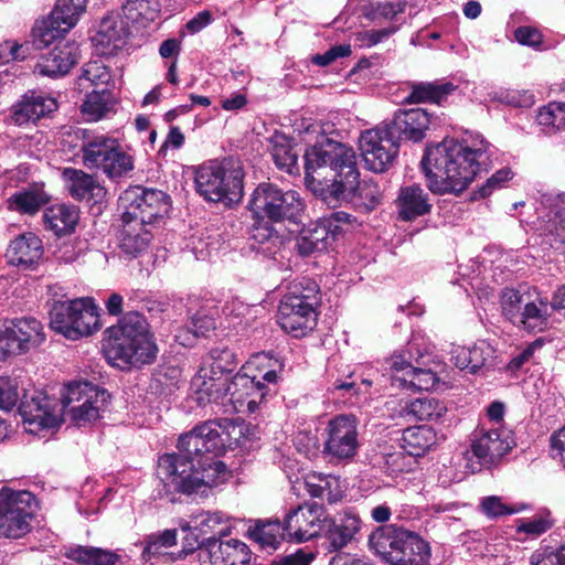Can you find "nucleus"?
Listing matches in <instances>:
<instances>
[{"label":"nucleus","instance_id":"f257e3e1","mask_svg":"<svg viewBox=\"0 0 565 565\" xmlns=\"http://www.w3.org/2000/svg\"><path fill=\"white\" fill-rule=\"evenodd\" d=\"M224 434L225 428L220 422H204L179 438L180 454L160 457L158 477L167 494L206 495L211 488L227 479L226 466L215 460L225 449Z\"/></svg>","mask_w":565,"mask_h":565},{"label":"nucleus","instance_id":"f03ea898","mask_svg":"<svg viewBox=\"0 0 565 565\" xmlns=\"http://www.w3.org/2000/svg\"><path fill=\"white\" fill-rule=\"evenodd\" d=\"M306 181L328 204L352 203L364 212L375 209L382 191L372 180L359 182L354 150L341 142L324 139L305 153Z\"/></svg>","mask_w":565,"mask_h":565},{"label":"nucleus","instance_id":"7ed1b4c3","mask_svg":"<svg viewBox=\"0 0 565 565\" xmlns=\"http://www.w3.org/2000/svg\"><path fill=\"white\" fill-rule=\"evenodd\" d=\"M490 145L481 136L445 139L428 147L422 167L428 188L435 194H460L473 181L480 164L488 159Z\"/></svg>","mask_w":565,"mask_h":565},{"label":"nucleus","instance_id":"20e7f679","mask_svg":"<svg viewBox=\"0 0 565 565\" xmlns=\"http://www.w3.org/2000/svg\"><path fill=\"white\" fill-rule=\"evenodd\" d=\"M109 395L88 382L70 383L63 393L62 405L47 396L36 394L20 406L25 429L31 434L55 429L68 418L75 426H84L100 417Z\"/></svg>","mask_w":565,"mask_h":565},{"label":"nucleus","instance_id":"39448f33","mask_svg":"<svg viewBox=\"0 0 565 565\" xmlns=\"http://www.w3.org/2000/svg\"><path fill=\"white\" fill-rule=\"evenodd\" d=\"M108 333L105 353L114 365L122 369L139 366L156 359L158 348L146 319L140 313H126L116 326L108 329Z\"/></svg>","mask_w":565,"mask_h":565},{"label":"nucleus","instance_id":"423d86ee","mask_svg":"<svg viewBox=\"0 0 565 565\" xmlns=\"http://www.w3.org/2000/svg\"><path fill=\"white\" fill-rule=\"evenodd\" d=\"M244 170L238 161L232 159L209 161L195 171L198 192L212 202L237 203L243 198Z\"/></svg>","mask_w":565,"mask_h":565},{"label":"nucleus","instance_id":"0eeeda50","mask_svg":"<svg viewBox=\"0 0 565 565\" xmlns=\"http://www.w3.org/2000/svg\"><path fill=\"white\" fill-rule=\"evenodd\" d=\"M318 286L313 281L295 282L278 307L277 321L295 338L306 335L317 326Z\"/></svg>","mask_w":565,"mask_h":565},{"label":"nucleus","instance_id":"6e6552de","mask_svg":"<svg viewBox=\"0 0 565 565\" xmlns=\"http://www.w3.org/2000/svg\"><path fill=\"white\" fill-rule=\"evenodd\" d=\"M81 153L86 169L102 171L110 179L121 178L134 169V158L117 139L104 135L83 139Z\"/></svg>","mask_w":565,"mask_h":565},{"label":"nucleus","instance_id":"1a4fd4ad","mask_svg":"<svg viewBox=\"0 0 565 565\" xmlns=\"http://www.w3.org/2000/svg\"><path fill=\"white\" fill-rule=\"evenodd\" d=\"M248 206L257 218L280 222L296 220L303 211L305 203L298 192L263 182L254 190Z\"/></svg>","mask_w":565,"mask_h":565},{"label":"nucleus","instance_id":"9d476101","mask_svg":"<svg viewBox=\"0 0 565 565\" xmlns=\"http://www.w3.org/2000/svg\"><path fill=\"white\" fill-rule=\"evenodd\" d=\"M236 362L228 349H213L191 381L192 388L200 394L199 399L218 402L230 383L227 375L234 371Z\"/></svg>","mask_w":565,"mask_h":565},{"label":"nucleus","instance_id":"9b49d317","mask_svg":"<svg viewBox=\"0 0 565 565\" xmlns=\"http://www.w3.org/2000/svg\"><path fill=\"white\" fill-rule=\"evenodd\" d=\"M119 209L126 218L153 226L169 212L170 198L161 190L129 186L119 196Z\"/></svg>","mask_w":565,"mask_h":565},{"label":"nucleus","instance_id":"f8f14e48","mask_svg":"<svg viewBox=\"0 0 565 565\" xmlns=\"http://www.w3.org/2000/svg\"><path fill=\"white\" fill-rule=\"evenodd\" d=\"M35 497L26 490H0V537L20 539L31 530Z\"/></svg>","mask_w":565,"mask_h":565},{"label":"nucleus","instance_id":"ddd939ff","mask_svg":"<svg viewBox=\"0 0 565 565\" xmlns=\"http://www.w3.org/2000/svg\"><path fill=\"white\" fill-rule=\"evenodd\" d=\"M360 448L355 416L337 415L328 422L323 440V455L331 463H347L354 459Z\"/></svg>","mask_w":565,"mask_h":565},{"label":"nucleus","instance_id":"4468645a","mask_svg":"<svg viewBox=\"0 0 565 565\" xmlns=\"http://www.w3.org/2000/svg\"><path fill=\"white\" fill-rule=\"evenodd\" d=\"M87 0H57L51 14L38 21L32 29L33 43L38 49L50 45L73 29L86 9Z\"/></svg>","mask_w":565,"mask_h":565},{"label":"nucleus","instance_id":"2eb2a0df","mask_svg":"<svg viewBox=\"0 0 565 565\" xmlns=\"http://www.w3.org/2000/svg\"><path fill=\"white\" fill-rule=\"evenodd\" d=\"M44 340L43 326L35 318L10 320L0 327V359L26 353Z\"/></svg>","mask_w":565,"mask_h":565},{"label":"nucleus","instance_id":"dca6fc26","mask_svg":"<svg viewBox=\"0 0 565 565\" xmlns=\"http://www.w3.org/2000/svg\"><path fill=\"white\" fill-rule=\"evenodd\" d=\"M399 142L387 129L377 127L360 136V150L369 170L381 173L386 171L395 160Z\"/></svg>","mask_w":565,"mask_h":565},{"label":"nucleus","instance_id":"f3484780","mask_svg":"<svg viewBox=\"0 0 565 565\" xmlns=\"http://www.w3.org/2000/svg\"><path fill=\"white\" fill-rule=\"evenodd\" d=\"M326 510L317 502L303 503L291 509L284 519L282 529L286 536L296 542H306L323 531Z\"/></svg>","mask_w":565,"mask_h":565},{"label":"nucleus","instance_id":"a211bd4d","mask_svg":"<svg viewBox=\"0 0 565 565\" xmlns=\"http://www.w3.org/2000/svg\"><path fill=\"white\" fill-rule=\"evenodd\" d=\"M512 444L510 431L507 429H481L471 439L470 452L478 461V469H481V467L490 468L508 454ZM471 469L475 471L477 467L471 465Z\"/></svg>","mask_w":565,"mask_h":565},{"label":"nucleus","instance_id":"6ab92c4d","mask_svg":"<svg viewBox=\"0 0 565 565\" xmlns=\"http://www.w3.org/2000/svg\"><path fill=\"white\" fill-rule=\"evenodd\" d=\"M131 35L130 24L120 11L110 12L104 17L92 38L97 54L111 56L121 51Z\"/></svg>","mask_w":565,"mask_h":565},{"label":"nucleus","instance_id":"aec40b11","mask_svg":"<svg viewBox=\"0 0 565 565\" xmlns=\"http://www.w3.org/2000/svg\"><path fill=\"white\" fill-rule=\"evenodd\" d=\"M199 565H245L249 561L248 546L239 540L203 542L195 552Z\"/></svg>","mask_w":565,"mask_h":565},{"label":"nucleus","instance_id":"412c9836","mask_svg":"<svg viewBox=\"0 0 565 565\" xmlns=\"http://www.w3.org/2000/svg\"><path fill=\"white\" fill-rule=\"evenodd\" d=\"M266 394V386L258 381L257 374L238 373L227 384L223 397L230 396L235 412L254 413Z\"/></svg>","mask_w":565,"mask_h":565},{"label":"nucleus","instance_id":"4be33fe9","mask_svg":"<svg viewBox=\"0 0 565 565\" xmlns=\"http://www.w3.org/2000/svg\"><path fill=\"white\" fill-rule=\"evenodd\" d=\"M57 109L56 100L35 90H28L10 108L11 120L22 126L35 122Z\"/></svg>","mask_w":565,"mask_h":565},{"label":"nucleus","instance_id":"5701e85b","mask_svg":"<svg viewBox=\"0 0 565 565\" xmlns=\"http://www.w3.org/2000/svg\"><path fill=\"white\" fill-rule=\"evenodd\" d=\"M44 254L42 239L32 232L23 233L13 238L6 252L9 265L22 269H34Z\"/></svg>","mask_w":565,"mask_h":565},{"label":"nucleus","instance_id":"b1692460","mask_svg":"<svg viewBox=\"0 0 565 565\" xmlns=\"http://www.w3.org/2000/svg\"><path fill=\"white\" fill-rule=\"evenodd\" d=\"M430 124V115L423 108H412L395 113L391 124L386 125L397 141H419Z\"/></svg>","mask_w":565,"mask_h":565},{"label":"nucleus","instance_id":"393cba45","mask_svg":"<svg viewBox=\"0 0 565 565\" xmlns=\"http://www.w3.org/2000/svg\"><path fill=\"white\" fill-rule=\"evenodd\" d=\"M360 527V518L351 511H344L334 518H329L326 513L322 534L327 539L329 547L338 551L345 547L354 539Z\"/></svg>","mask_w":565,"mask_h":565},{"label":"nucleus","instance_id":"a878e982","mask_svg":"<svg viewBox=\"0 0 565 565\" xmlns=\"http://www.w3.org/2000/svg\"><path fill=\"white\" fill-rule=\"evenodd\" d=\"M152 228L151 225L121 215V227L118 233L121 253L137 257L146 252L153 238Z\"/></svg>","mask_w":565,"mask_h":565},{"label":"nucleus","instance_id":"bb28decb","mask_svg":"<svg viewBox=\"0 0 565 565\" xmlns=\"http://www.w3.org/2000/svg\"><path fill=\"white\" fill-rule=\"evenodd\" d=\"M77 62V47L75 44L65 42L57 44L47 54L40 57L34 67V73L57 77L65 75Z\"/></svg>","mask_w":565,"mask_h":565},{"label":"nucleus","instance_id":"cd10ccee","mask_svg":"<svg viewBox=\"0 0 565 565\" xmlns=\"http://www.w3.org/2000/svg\"><path fill=\"white\" fill-rule=\"evenodd\" d=\"M401 220L411 222L430 213L429 194L419 184L401 186L395 200Z\"/></svg>","mask_w":565,"mask_h":565},{"label":"nucleus","instance_id":"c85d7f7f","mask_svg":"<svg viewBox=\"0 0 565 565\" xmlns=\"http://www.w3.org/2000/svg\"><path fill=\"white\" fill-rule=\"evenodd\" d=\"M63 178L70 194L77 201L102 202L106 196V189L98 180L79 169L65 168Z\"/></svg>","mask_w":565,"mask_h":565},{"label":"nucleus","instance_id":"c756f323","mask_svg":"<svg viewBox=\"0 0 565 565\" xmlns=\"http://www.w3.org/2000/svg\"><path fill=\"white\" fill-rule=\"evenodd\" d=\"M405 533V529L394 524L380 526L369 536L370 548L385 563L393 565L399 553Z\"/></svg>","mask_w":565,"mask_h":565},{"label":"nucleus","instance_id":"7c9ffc66","mask_svg":"<svg viewBox=\"0 0 565 565\" xmlns=\"http://www.w3.org/2000/svg\"><path fill=\"white\" fill-rule=\"evenodd\" d=\"M73 316L75 326L66 329L68 339L77 340L82 337H87L96 331L98 326V312L90 298L74 299Z\"/></svg>","mask_w":565,"mask_h":565},{"label":"nucleus","instance_id":"2f4dec72","mask_svg":"<svg viewBox=\"0 0 565 565\" xmlns=\"http://www.w3.org/2000/svg\"><path fill=\"white\" fill-rule=\"evenodd\" d=\"M78 218V210L66 204L52 205L43 214L45 228L57 236L71 234L75 230Z\"/></svg>","mask_w":565,"mask_h":565},{"label":"nucleus","instance_id":"473e14b6","mask_svg":"<svg viewBox=\"0 0 565 565\" xmlns=\"http://www.w3.org/2000/svg\"><path fill=\"white\" fill-rule=\"evenodd\" d=\"M393 565H427L430 547L418 534L407 531Z\"/></svg>","mask_w":565,"mask_h":565},{"label":"nucleus","instance_id":"72a5a7b5","mask_svg":"<svg viewBox=\"0 0 565 565\" xmlns=\"http://www.w3.org/2000/svg\"><path fill=\"white\" fill-rule=\"evenodd\" d=\"M64 555L78 565H116L120 559L115 551L89 545L67 547Z\"/></svg>","mask_w":565,"mask_h":565},{"label":"nucleus","instance_id":"f704fd0d","mask_svg":"<svg viewBox=\"0 0 565 565\" xmlns=\"http://www.w3.org/2000/svg\"><path fill=\"white\" fill-rule=\"evenodd\" d=\"M523 310L520 313L514 324L522 326L527 330H542L547 323L548 303L544 301L536 292L535 289L530 294L529 300L524 303Z\"/></svg>","mask_w":565,"mask_h":565},{"label":"nucleus","instance_id":"c9c22d12","mask_svg":"<svg viewBox=\"0 0 565 565\" xmlns=\"http://www.w3.org/2000/svg\"><path fill=\"white\" fill-rule=\"evenodd\" d=\"M403 449L414 457H419L437 444L436 431L429 426L409 427L403 431Z\"/></svg>","mask_w":565,"mask_h":565},{"label":"nucleus","instance_id":"e433bc0d","mask_svg":"<svg viewBox=\"0 0 565 565\" xmlns=\"http://www.w3.org/2000/svg\"><path fill=\"white\" fill-rule=\"evenodd\" d=\"M248 534L260 548L267 552L277 550L281 541L287 537L278 521H258L248 529Z\"/></svg>","mask_w":565,"mask_h":565},{"label":"nucleus","instance_id":"4c0bfd02","mask_svg":"<svg viewBox=\"0 0 565 565\" xmlns=\"http://www.w3.org/2000/svg\"><path fill=\"white\" fill-rule=\"evenodd\" d=\"M120 12L130 25L146 26L158 18L160 3L159 0H127Z\"/></svg>","mask_w":565,"mask_h":565},{"label":"nucleus","instance_id":"58836bf2","mask_svg":"<svg viewBox=\"0 0 565 565\" xmlns=\"http://www.w3.org/2000/svg\"><path fill=\"white\" fill-rule=\"evenodd\" d=\"M49 195L41 189L32 188L13 193L8 199V209L22 214L34 215L49 202Z\"/></svg>","mask_w":565,"mask_h":565},{"label":"nucleus","instance_id":"ea45409f","mask_svg":"<svg viewBox=\"0 0 565 565\" xmlns=\"http://www.w3.org/2000/svg\"><path fill=\"white\" fill-rule=\"evenodd\" d=\"M177 530L151 533L140 543L142 545L141 558L145 562H151L153 558L166 556L168 550L177 545Z\"/></svg>","mask_w":565,"mask_h":565},{"label":"nucleus","instance_id":"a19ab883","mask_svg":"<svg viewBox=\"0 0 565 565\" xmlns=\"http://www.w3.org/2000/svg\"><path fill=\"white\" fill-rule=\"evenodd\" d=\"M334 239L327 223H318L313 227L302 232L298 241V249L301 255H309L328 248Z\"/></svg>","mask_w":565,"mask_h":565},{"label":"nucleus","instance_id":"79ce46f5","mask_svg":"<svg viewBox=\"0 0 565 565\" xmlns=\"http://www.w3.org/2000/svg\"><path fill=\"white\" fill-rule=\"evenodd\" d=\"M282 363L269 353H257L244 366V373L257 374L258 381L275 383L278 372L282 370Z\"/></svg>","mask_w":565,"mask_h":565},{"label":"nucleus","instance_id":"37998d69","mask_svg":"<svg viewBox=\"0 0 565 565\" xmlns=\"http://www.w3.org/2000/svg\"><path fill=\"white\" fill-rule=\"evenodd\" d=\"M451 83H418L413 85L412 92L406 97L407 103H436L440 104L451 92L455 90Z\"/></svg>","mask_w":565,"mask_h":565},{"label":"nucleus","instance_id":"c03bdc74","mask_svg":"<svg viewBox=\"0 0 565 565\" xmlns=\"http://www.w3.org/2000/svg\"><path fill=\"white\" fill-rule=\"evenodd\" d=\"M114 98L109 90H94L88 94L81 106V111L87 121H97L111 110Z\"/></svg>","mask_w":565,"mask_h":565},{"label":"nucleus","instance_id":"a18cd8bd","mask_svg":"<svg viewBox=\"0 0 565 565\" xmlns=\"http://www.w3.org/2000/svg\"><path fill=\"white\" fill-rule=\"evenodd\" d=\"M406 412L418 420H438L447 412L446 405L434 397H418L406 406Z\"/></svg>","mask_w":565,"mask_h":565},{"label":"nucleus","instance_id":"49530a36","mask_svg":"<svg viewBox=\"0 0 565 565\" xmlns=\"http://www.w3.org/2000/svg\"><path fill=\"white\" fill-rule=\"evenodd\" d=\"M426 362L423 361L420 364L409 369L406 376L396 377L399 381V387L412 388L418 391H429L435 388L438 383V377L435 372L430 369L422 367Z\"/></svg>","mask_w":565,"mask_h":565},{"label":"nucleus","instance_id":"de8ad7c7","mask_svg":"<svg viewBox=\"0 0 565 565\" xmlns=\"http://www.w3.org/2000/svg\"><path fill=\"white\" fill-rule=\"evenodd\" d=\"M536 121L546 134H554L565 129V103L551 102L541 107Z\"/></svg>","mask_w":565,"mask_h":565},{"label":"nucleus","instance_id":"09e8293b","mask_svg":"<svg viewBox=\"0 0 565 565\" xmlns=\"http://www.w3.org/2000/svg\"><path fill=\"white\" fill-rule=\"evenodd\" d=\"M194 530L202 534L226 535L231 529L230 518L222 512L202 511L193 515Z\"/></svg>","mask_w":565,"mask_h":565},{"label":"nucleus","instance_id":"8fccbe9b","mask_svg":"<svg viewBox=\"0 0 565 565\" xmlns=\"http://www.w3.org/2000/svg\"><path fill=\"white\" fill-rule=\"evenodd\" d=\"M407 354L408 358H406L404 354H394L391 358L393 385H397L398 387L399 381L396 377L406 376L407 371L409 369H414L415 366L412 364L411 360H414L417 364H420V360L425 359V353L420 351L416 338H413V340L408 343Z\"/></svg>","mask_w":565,"mask_h":565},{"label":"nucleus","instance_id":"3c124183","mask_svg":"<svg viewBox=\"0 0 565 565\" xmlns=\"http://www.w3.org/2000/svg\"><path fill=\"white\" fill-rule=\"evenodd\" d=\"M526 505L523 503L509 504L501 497L488 495L483 497L479 503L480 512L488 519H499L504 515H511L524 511Z\"/></svg>","mask_w":565,"mask_h":565},{"label":"nucleus","instance_id":"603ef678","mask_svg":"<svg viewBox=\"0 0 565 565\" xmlns=\"http://www.w3.org/2000/svg\"><path fill=\"white\" fill-rule=\"evenodd\" d=\"M73 307L74 300L55 301L50 310V327L67 339L68 333L66 332V329L62 327L65 326L66 328H72L75 326Z\"/></svg>","mask_w":565,"mask_h":565},{"label":"nucleus","instance_id":"864d4df0","mask_svg":"<svg viewBox=\"0 0 565 565\" xmlns=\"http://www.w3.org/2000/svg\"><path fill=\"white\" fill-rule=\"evenodd\" d=\"M531 290L520 291L515 289H504L500 297V303L503 315L514 323L523 310L524 302L529 300Z\"/></svg>","mask_w":565,"mask_h":565},{"label":"nucleus","instance_id":"5fc2aeb1","mask_svg":"<svg viewBox=\"0 0 565 565\" xmlns=\"http://www.w3.org/2000/svg\"><path fill=\"white\" fill-rule=\"evenodd\" d=\"M250 236L255 244L258 245H253V247L265 254H271L281 244L280 236L268 224L255 225L252 228Z\"/></svg>","mask_w":565,"mask_h":565},{"label":"nucleus","instance_id":"6e6d98bb","mask_svg":"<svg viewBox=\"0 0 565 565\" xmlns=\"http://www.w3.org/2000/svg\"><path fill=\"white\" fill-rule=\"evenodd\" d=\"M110 72L100 60H95L86 63L83 67L79 77L81 85L83 82H88L92 85L107 84L110 81Z\"/></svg>","mask_w":565,"mask_h":565},{"label":"nucleus","instance_id":"4d7b16f0","mask_svg":"<svg viewBox=\"0 0 565 565\" xmlns=\"http://www.w3.org/2000/svg\"><path fill=\"white\" fill-rule=\"evenodd\" d=\"M552 522L542 515H536L531 519H518L515 521L516 533L525 534L530 537H536L551 529Z\"/></svg>","mask_w":565,"mask_h":565},{"label":"nucleus","instance_id":"13d9d810","mask_svg":"<svg viewBox=\"0 0 565 565\" xmlns=\"http://www.w3.org/2000/svg\"><path fill=\"white\" fill-rule=\"evenodd\" d=\"M397 31V28L391 26L381 30H365L355 33L354 42L359 47H372Z\"/></svg>","mask_w":565,"mask_h":565},{"label":"nucleus","instance_id":"bf43d9fd","mask_svg":"<svg viewBox=\"0 0 565 565\" xmlns=\"http://www.w3.org/2000/svg\"><path fill=\"white\" fill-rule=\"evenodd\" d=\"M514 39L521 45L532 47L536 51H544L548 49L543 43L542 33L537 29L532 26H519L514 31Z\"/></svg>","mask_w":565,"mask_h":565},{"label":"nucleus","instance_id":"052dcab7","mask_svg":"<svg viewBox=\"0 0 565 565\" xmlns=\"http://www.w3.org/2000/svg\"><path fill=\"white\" fill-rule=\"evenodd\" d=\"M493 348L486 341L481 340L469 347V372L475 373L482 367L486 362L492 358Z\"/></svg>","mask_w":565,"mask_h":565},{"label":"nucleus","instance_id":"680f3d73","mask_svg":"<svg viewBox=\"0 0 565 565\" xmlns=\"http://www.w3.org/2000/svg\"><path fill=\"white\" fill-rule=\"evenodd\" d=\"M271 158L277 168L288 173L297 170L298 157L288 146H275L271 151Z\"/></svg>","mask_w":565,"mask_h":565},{"label":"nucleus","instance_id":"e2e57ef3","mask_svg":"<svg viewBox=\"0 0 565 565\" xmlns=\"http://www.w3.org/2000/svg\"><path fill=\"white\" fill-rule=\"evenodd\" d=\"M30 54L29 44H19L15 41H4L0 44V62L9 63L10 61H23Z\"/></svg>","mask_w":565,"mask_h":565},{"label":"nucleus","instance_id":"0e129e2a","mask_svg":"<svg viewBox=\"0 0 565 565\" xmlns=\"http://www.w3.org/2000/svg\"><path fill=\"white\" fill-rule=\"evenodd\" d=\"M405 3L402 2H383L377 3L369 13V18L373 21L381 19L393 20L397 14L404 12Z\"/></svg>","mask_w":565,"mask_h":565},{"label":"nucleus","instance_id":"69168bd1","mask_svg":"<svg viewBox=\"0 0 565 565\" xmlns=\"http://www.w3.org/2000/svg\"><path fill=\"white\" fill-rule=\"evenodd\" d=\"M512 175L513 173L509 168L498 170L479 188L480 196H489L494 190L502 188L505 182L511 180Z\"/></svg>","mask_w":565,"mask_h":565},{"label":"nucleus","instance_id":"338daca9","mask_svg":"<svg viewBox=\"0 0 565 565\" xmlns=\"http://www.w3.org/2000/svg\"><path fill=\"white\" fill-rule=\"evenodd\" d=\"M321 499H326L329 503H337L343 497V486L339 477L327 475L321 489Z\"/></svg>","mask_w":565,"mask_h":565},{"label":"nucleus","instance_id":"774afa93","mask_svg":"<svg viewBox=\"0 0 565 565\" xmlns=\"http://www.w3.org/2000/svg\"><path fill=\"white\" fill-rule=\"evenodd\" d=\"M19 399L17 385L9 379H0V409H12Z\"/></svg>","mask_w":565,"mask_h":565}]
</instances>
